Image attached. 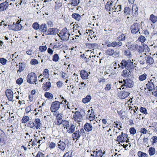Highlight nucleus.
<instances>
[{"label": "nucleus", "instance_id": "obj_62", "mask_svg": "<svg viewBox=\"0 0 157 157\" xmlns=\"http://www.w3.org/2000/svg\"><path fill=\"white\" fill-rule=\"evenodd\" d=\"M38 63V61L36 59H33L31 60V63L32 64H37Z\"/></svg>", "mask_w": 157, "mask_h": 157}, {"label": "nucleus", "instance_id": "obj_31", "mask_svg": "<svg viewBox=\"0 0 157 157\" xmlns=\"http://www.w3.org/2000/svg\"><path fill=\"white\" fill-rule=\"evenodd\" d=\"M155 149L153 147H150L148 150V153L150 155H153L155 153Z\"/></svg>", "mask_w": 157, "mask_h": 157}, {"label": "nucleus", "instance_id": "obj_36", "mask_svg": "<svg viewBox=\"0 0 157 157\" xmlns=\"http://www.w3.org/2000/svg\"><path fill=\"white\" fill-rule=\"evenodd\" d=\"M124 54L128 58H130L132 56L130 51V50L128 49H127L124 51Z\"/></svg>", "mask_w": 157, "mask_h": 157}, {"label": "nucleus", "instance_id": "obj_60", "mask_svg": "<svg viewBox=\"0 0 157 157\" xmlns=\"http://www.w3.org/2000/svg\"><path fill=\"white\" fill-rule=\"evenodd\" d=\"M140 132L143 134H146L147 131L145 128H143L140 129Z\"/></svg>", "mask_w": 157, "mask_h": 157}, {"label": "nucleus", "instance_id": "obj_25", "mask_svg": "<svg viewBox=\"0 0 157 157\" xmlns=\"http://www.w3.org/2000/svg\"><path fill=\"white\" fill-rule=\"evenodd\" d=\"M72 17L77 21H79L81 18V16L78 14L74 13L72 15Z\"/></svg>", "mask_w": 157, "mask_h": 157}, {"label": "nucleus", "instance_id": "obj_24", "mask_svg": "<svg viewBox=\"0 0 157 157\" xmlns=\"http://www.w3.org/2000/svg\"><path fill=\"white\" fill-rule=\"evenodd\" d=\"M130 70L127 69L124 70L123 71L121 75L124 77H128L130 74Z\"/></svg>", "mask_w": 157, "mask_h": 157}, {"label": "nucleus", "instance_id": "obj_18", "mask_svg": "<svg viewBox=\"0 0 157 157\" xmlns=\"http://www.w3.org/2000/svg\"><path fill=\"white\" fill-rule=\"evenodd\" d=\"M80 74L81 78L82 79H87L88 76V74L87 72L84 70H81L80 71Z\"/></svg>", "mask_w": 157, "mask_h": 157}, {"label": "nucleus", "instance_id": "obj_6", "mask_svg": "<svg viewBox=\"0 0 157 157\" xmlns=\"http://www.w3.org/2000/svg\"><path fill=\"white\" fill-rule=\"evenodd\" d=\"M140 25L139 23H134L131 27V29L132 33H136L140 30Z\"/></svg>", "mask_w": 157, "mask_h": 157}, {"label": "nucleus", "instance_id": "obj_39", "mask_svg": "<svg viewBox=\"0 0 157 157\" xmlns=\"http://www.w3.org/2000/svg\"><path fill=\"white\" fill-rule=\"evenodd\" d=\"M126 34H123L119 36L117 38L118 40L124 41L125 39Z\"/></svg>", "mask_w": 157, "mask_h": 157}, {"label": "nucleus", "instance_id": "obj_40", "mask_svg": "<svg viewBox=\"0 0 157 157\" xmlns=\"http://www.w3.org/2000/svg\"><path fill=\"white\" fill-rule=\"evenodd\" d=\"M29 120V117L28 116H24L22 119L21 121L22 123H25L27 122Z\"/></svg>", "mask_w": 157, "mask_h": 157}, {"label": "nucleus", "instance_id": "obj_23", "mask_svg": "<svg viewBox=\"0 0 157 157\" xmlns=\"http://www.w3.org/2000/svg\"><path fill=\"white\" fill-rule=\"evenodd\" d=\"M19 21L17 22L16 25H15V28L13 29L14 31H19L22 28V26L21 25L19 24L18 22Z\"/></svg>", "mask_w": 157, "mask_h": 157}, {"label": "nucleus", "instance_id": "obj_48", "mask_svg": "<svg viewBox=\"0 0 157 157\" xmlns=\"http://www.w3.org/2000/svg\"><path fill=\"white\" fill-rule=\"evenodd\" d=\"M33 28L36 30H38L39 29V25L36 22L34 23L33 25Z\"/></svg>", "mask_w": 157, "mask_h": 157}, {"label": "nucleus", "instance_id": "obj_20", "mask_svg": "<svg viewBox=\"0 0 157 157\" xmlns=\"http://www.w3.org/2000/svg\"><path fill=\"white\" fill-rule=\"evenodd\" d=\"M94 153L95 154V157H102L104 153H102L101 150H96V151H94Z\"/></svg>", "mask_w": 157, "mask_h": 157}, {"label": "nucleus", "instance_id": "obj_15", "mask_svg": "<svg viewBox=\"0 0 157 157\" xmlns=\"http://www.w3.org/2000/svg\"><path fill=\"white\" fill-rule=\"evenodd\" d=\"M72 137L74 139L78 140L79 138L81 136V134L80 133L79 130H77L72 133Z\"/></svg>", "mask_w": 157, "mask_h": 157}, {"label": "nucleus", "instance_id": "obj_33", "mask_svg": "<svg viewBox=\"0 0 157 157\" xmlns=\"http://www.w3.org/2000/svg\"><path fill=\"white\" fill-rule=\"evenodd\" d=\"M137 155L139 157H148L146 153L140 151L138 152Z\"/></svg>", "mask_w": 157, "mask_h": 157}, {"label": "nucleus", "instance_id": "obj_59", "mask_svg": "<svg viewBox=\"0 0 157 157\" xmlns=\"http://www.w3.org/2000/svg\"><path fill=\"white\" fill-rule=\"evenodd\" d=\"M44 75H45L46 77H48L49 73L48 70L47 69H45L44 70Z\"/></svg>", "mask_w": 157, "mask_h": 157}, {"label": "nucleus", "instance_id": "obj_52", "mask_svg": "<svg viewBox=\"0 0 157 157\" xmlns=\"http://www.w3.org/2000/svg\"><path fill=\"white\" fill-rule=\"evenodd\" d=\"M47 49V47L46 46H40L39 47V49L41 52H43L45 51Z\"/></svg>", "mask_w": 157, "mask_h": 157}, {"label": "nucleus", "instance_id": "obj_35", "mask_svg": "<svg viewBox=\"0 0 157 157\" xmlns=\"http://www.w3.org/2000/svg\"><path fill=\"white\" fill-rule=\"evenodd\" d=\"M44 96L47 98L50 99H52L53 98V95L50 93L46 92L44 94Z\"/></svg>", "mask_w": 157, "mask_h": 157}, {"label": "nucleus", "instance_id": "obj_16", "mask_svg": "<svg viewBox=\"0 0 157 157\" xmlns=\"http://www.w3.org/2000/svg\"><path fill=\"white\" fill-rule=\"evenodd\" d=\"M130 94V93L129 92H124L123 91L120 93L119 96L121 99H124L128 96Z\"/></svg>", "mask_w": 157, "mask_h": 157}, {"label": "nucleus", "instance_id": "obj_56", "mask_svg": "<svg viewBox=\"0 0 157 157\" xmlns=\"http://www.w3.org/2000/svg\"><path fill=\"white\" fill-rule=\"evenodd\" d=\"M138 39L140 41L143 43L146 40L145 37L143 36H140L139 37Z\"/></svg>", "mask_w": 157, "mask_h": 157}, {"label": "nucleus", "instance_id": "obj_57", "mask_svg": "<svg viewBox=\"0 0 157 157\" xmlns=\"http://www.w3.org/2000/svg\"><path fill=\"white\" fill-rule=\"evenodd\" d=\"M35 157H44V155L43 153L39 151Z\"/></svg>", "mask_w": 157, "mask_h": 157}, {"label": "nucleus", "instance_id": "obj_37", "mask_svg": "<svg viewBox=\"0 0 157 157\" xmlns=\"http://www.w3.org/2000/svg\"><path fill=\"white\" fill-rule=\"evenodd\" d=\"M157 16H155L153 14L150 15V19L153 23H155L157 21Z\"/></svg>", "mask_w": 157, "mask_h": 157}, {"label": "nucleus", "instance_id": "obj_26", "mask_svg": "<svg viewBox=\"0 0 157 157\" xmlns=\"http://www.w3.org/2000/svg\"><path fill=\"white\" fill-rule=\"evenodd\" d=\"M107 46L108 47H116L117 44V42L116 41H113L111 43L110 42H109L107 43Z\"/></svg>", "mask_w": 157, "mask_h": 157}, {"label": "nucleus", "instance_id": "obj_5", "mask_svg": "<svg viewBox=\"0 0 157 157\" xmlns=\"http://www.w3.org/2000/svg\"><path fill=\"white\" fill-rule=\"evenodd\" d=\"M128 140L129 139L127 138V135L126 134H124L122 132L121 135L117 137L116 141L118 142L119 144H120V142L123 143L126 142L127 143Z\"/></svg>", "mask_w": 157, "mask_h": 157}, {"label": "nucleus", "instance_id": "obj_3", "mask_svg": "<svg viewBox=\"0 0 157 157\" xmlns=\"http://www.w3.org/2000/svg\"><path fill=\"white\" fill-rule=\"evenodd\" d=\"M62 103V102H60L58 101H55L52 102L50 107L51 112L57 111L60 108V105Z\"/></svg>", "mask_w": 157, "mask_h": 157}, {"label": "nucleus", "instance_id": "obj_4", "mask_svg": "<svg viewBox=\"0 0 157 157\" xmlns=\"http://www.w3.org/2000/svg\"><path fill=\"white\" fill-rule=\"evenodd\" d=\"M106 55L109 56H112L114 57H117L119 56L120 52L118 49H116L114 51L112 49H109L105 52Z\"/></svg>", "mask_w": 157, "mask_h": 157}, {"label": "nucleus", "instance_id": "obj_10", "mask_svg": "<svg viewBox=\"0 0 157 157\" xmlns=\"http://www.w3.org/2000/svg\"><path fill=\"white\" fill-rule=\"evenodd\" d=\"M6 97L10 101H13V93L10 89H8L6 91Z\"/></svg>", "mask_w": 157, "mask_h": 157}, {"label": "nucleus", "instance_id": "obj_32", "mask_svg": "<svg viewBox=\"0 0 157 157\" xmlns=\"http://www.w3.org/2000/svg\"><path fill=\"white\" fill-rule=\"evenodd\" d=\"M87 113L86 114V117H87L89 119L90 121H91L92 120H93L95 117V116L94 115V112L91 113Z\"/></svg>", "mask_w": 157, "mask_h": 157}, {"label": "nucleus", "instance_id": "obj_29", "mask_svg": "<svg viewBox=\"0 0 157 157\" xmlns=\"http://www.w3.org/2000/svg\"><path fill=\"white\" fill-rule=\"evenodd\" d=\"M126 65V60H123L120 63V64H118V66L119 67H120L122 69H123L124 68H125Z\"/></svg>", "mask_w": 157, "mask_h": 157}, {"label": "nucleus", "instance_id": "obj_53", "mask_svg": "<svg viewBox=\"0 0 157 157\" xmlns=\"http://www.w3.org/2000/svg\"><path fill=\"white\" fill-rule=\"evenodd\" d=\"M56 146V144L53 142H51L49 144V147L51 149L54 148Z\"/></svg>", "mask_w": 157, "mask_h": 157}, {"label": "nucleus", "instance_id": "obj_50", "mask_svg": "<svg viewBox=\"0 0 157 157\" xmlns=\"http://www.w3.org/2000/svg\"><path fill=\"white\" fill-rule=\"evenodd\" d=\"M113 2H110L109 3V11H113V9L115 7V6L113 4Z\"/></svg>", "mask_w": 157, "mask_h": 157}, {"label": "nucleus", "instance_id": "obj_46", "mask_svg": "<svg viewBox=\"0 0 157 157\" xmlns=\"http://www.w3.org/2000/svg\"><path fill=\"white\" fill-rule=\"evenodd\" d=\"M72 152L71 151H69L64 154L63 157H71Z\"/></svg>", "mask_w": 157, "mask_h": 157}, {"label": "nucleus", "instance_id": "obj_7", "mask_svg": "<svg viewBox=\"0 0 157 157\" xmlns=\"http://www.w3.org/2000/svg\"><path fill=\"white\" fill-rule=\"evenodd\" d=\"M73 118L75 122H81L82 120V116L80 112L77 111L75 112V115H73Z\"/></svg>", "mask_w": 157, "mask_h": 157}, {"label": "nucleus", "instance_id": "obj_64", "mask_svg": "<svg viewBox=\"0 0 157 157\" xmlns=\"http://www.w3.org/2000/svg\"><path fill=\"white\" fill-rule=\"evenodd\" d=\"M111 86L110 84H108L106 85V86L105 88V90H109L111 89Z\"/></svg>", "mask_w": 157, "mask_h": 157}, {"label": "nucleus", "instance_id": "obj_43", "mask_svg": "<svg viewBox=\"0 0 157 157\" xmlns=\"http://www.w3.org/2000/svg\"><path fill=\"white\" fill-rule=\"evenodd\" d=\"M138 11V8L136 5H133L132 6V10L131 11L133 12V13L136 14L137 13Z\"/></svg>", "mask_w": 157, "mask_h": 157}, {"label": "nucleus", "instance_id": "obj_34", "mask_svg": "<svg viewBox=\"0 0 157 157\" xmlns=\"http://www.w3.org/2000/svg\"><path fill=\"white\" fill-rule=\"evenodd\" d=\"M40 30L43 32H46L47 31V26L45 24H43L40 25Z\"/></svg>", "mask_w": 157, "mask_h": 157}, {"label": "nucleus", "instance_id": "obj_55", "mask_svg": "<svg viewBox=\"0 0 157 157\" xmlns=\"http://www.w3.org/2000/svg\"><path fill=\"white\" fill-rule=\"evenodd\" d=\"M129 131L131 134L133 135L135 134L136 132V129L133 127L131 128H130Z\"/></svg>", "mask_w": 157, "mask_h": 157}, {"label": "nucleus", "instance_id": "obj_19", "mask_svg": "<svg viewBox=\"0 0 157 157\" xmlns=\"http://www.w3.org/2000/svg\"><path fill=\"white\" fill-rule=\"evenodd\" d=\"M35 125V127L36 129H40V127L41 125L40 121L38 118L36 119L33 122Z\"/></svg>", "mask_w": 157, "mask_h": 157}, {"label": "nucleus", "instance_id": "obj_61", "mask_svg": "<svg viewBox=\"0 0 157 157\" xmlns=\"http://www.w3.org/2000/svg\"><path fill=\"white\" fill-rule=\"evenodd\" d=\"M23 80L22 78H20L17 79V83L18 84H21L23 82Z\"/></svg>", "mask_w": 157, "mask_h": 157}, {"label": "nucleus", "instance_id": "obj_41", "mask_svg": "<svg viewBox=\"0 0 157 157\" xmlns=\"http://www.w3.org/2000/svg\"><path fill=\"white\" fill-rule=\"evenodd\" d=\"M113 9V12H119L121 10V7L120 5L115 6V7Z\"/></svg>", "mask_w": 157, "mask_h": 157}, {"label": "nucleus", "instance_id": "obj_21", "mask_svg": "<svg viewBox=\"0 0 157 157\" xmlns=\"http://www.w3.org/2000/svg\"><path fill=\"white\" fill-rule=\"evenodd\" d=\"M51 86V83L49 82H46L43 86V89L45 91L48 90Z\"/></svg>", "mask_w": 157, "mask_h": 157}, {"label": "nucleus", "instance_id": "obj_28", "mask_svg": "<svg viewBox=\"0 0 157 157\" xmlns=\"http://www.w3.org/2000/svg\"><path fill=\"white\" fill-rule=\"evenodd\" d=\"M91 99V96L90 95H87L85 98L82 99V101L84 103H86L89 102Z\"/></svg>", "mask_w": 157, "mask_h": 157}, {"label": "nucleus", "instance_id": "obj_22", "mask_svg": "<svg viewBox=\"0 0 157 157\" xmlns=\"http://www.w3.org/2000/svg\"><path fill=\"white\" fill-rule=\"evenodd\" d=\"M146 85L147 86V89L149 91H151L154 89V86L153 83L151 82L148 81Z\"/></svg>", "mask_w": 157, "mask_h": 157}, {"label": "nucleus", "instance_id": "obj_27", "mask_svg": "<svg viewBox=\"0 0 157 157\" xmlns=\"http://www.w3.org/2000/svg\"><path fill=\"white\" fill-rule=\"evenodd\" d=\"M6 136L3 132L0 129V142H2L5 139Z\"/></svg>", "mask_w": 157, "mask_h": 157}, {"label": "nucleus", "instance_id": "obj_13", "mask_svg": "<svg viewBox=\"0 0 157 157\" xmlns=\"http://www.w3.org/2000/svg\"><path fill=\"white\" fill-rule=\"evenodd\" d=\"M66 147V144L60 140L57 143V147L62 151H64Z\"/></svg>", "mask_w": 157, "mask_h": 157}, {"label": "nucleus", "instance_id": "obj_54", "mask_svg": "<svg viewBox=\"0 0 157 157\" xmlns=\"http://www.w3.org/2000/svg\"><path fill=\"white\" fill-rule=\"evenodd\" d=\"M79 3V0H72L71 5L75 6L77 5Z\"/></svg>", "mask_w": 157, "mask_h": 157}, {"label": "nucleus", "instance_id": "obj_42", "mask_svg": "<svg viewBox=\"0 0 157 157\" xmlns=\"http://www.w3.org/2000/svg\"><path fill=\"white\" fill-rule=\"evenodd\" d=\"M131 9L128 7H125L124 9V13L126 14H130Z\"/></svg>", "mask_w": 157, "mask_h": 157}, {"label": "nucleus", "instance_id": "obj_30", "mask_svg": "<svg viewBox=\"0 0 157 157\" xmlns=\"http://www.w3.org/2000/svg\"><path fill=\"white\" fill-rule=\"evenodd\" d=\"M146 61L147 63H148L149 64H152L154 63V59L151 57L148 56H146Z\"/></svg>", "mask_w": 157, "mask_h": 157}, {"label": "nucleus", "instance_id": "obj_9", "mask_svg": "<svg viewBox=\"0 0 157 157\" xmlns=\"http://www.w3.org/2000/svg\"><path fill=\"white\" fill-rule=\"evenodd\" d=\"M124 83L122 85L121 87L123 86L128 87L129 88L132 87L133 86V82L132 80L130 79H127L126 80H123Z\"/></svg>", "mask_w": 157, "mask_h": 157}, {"label": "nucleus", "instance_id": "obj_49", "mask_svg": "<svg viewBox=\"0 0 157 157\" xmlns=\"http://www.w3.org/2000/svg\"><path fill=\"white\" fill-rule=\"evenodd\" d=\"M19 68L17 72L19 71L20 72H21L22 71L24 68L25 67L24 65L22 63H19Z\"/></svg>", "mask_w": 157, "mask_h": 157}, {"label": "nucleus", "instance_id": "obj_8", "mask_svg": "<svg viewBox=\"0 0 157 157\" xmlns=\"http://www.w3.org/2000/svg\"><path fill=\"white\" fill-rule=\"evenodd\" d=\"M136 64H134L133 62L130 59H128L126 60V68L127 69L131 70L136 67Z\"/></svg>", "mask_w": 157, "mask_h": 157}, {"label": "nucleus", "instance_id": "obj_1", "mask_svg": "<svg viewBox=\"0 0 157 157\" xmlns=\"http://www.w3.org/2000/svg\"><path fill=\"white\" fill-rule=\"evenodd\" d=\"M70 34L66 28L63 29L62 31L58 34L60 39L63 41H67L69 39Z\"/></svg>", "mask_w": 157, "mask_h": 157}, {"label": "nucleus", "instance_id": "obj_47", "mask_svg": "<svg viewBox=\"0 0 157 157\" xmlns=\"http://www.w3.org/2000/svg\"><path fill=\"white\" fill-rule=\"evenodd\" d=\"M140 111L142 113H143L145 114H147V112L146 109L144 107H141L140 108Z\"/></svg>", "mask_w": 157, "mask_h": 157}, {"label": "nucleus", "instance_id": "obj_14", "mask_svg": "<svg viewBox=\"0 0 157 157\" xmlns=\"http://www.w3.org/2000/svg\"><path fill=\"white\" fill-rule=\"evenodd\" d=\"M84 128L86 131L90 132L92 130L93 128L90 124L86 123L84 124Z\"/></svg>", "mask_w": 157, "mask_h": 157}, {"label": "nucleus", "instance_id": "obj_58", "mask_svg": "<svg viewBox=\"0 0 157 157\" xmlns=\"http://www.w3.org/2000/svg\"><path fill=\"white\" fill-rule=\"evenodd\" d=\"M56 119L57 120H62V116L60 113H59L56 117Z\"/></svg>", "mask_w": 157, "mask_h": 157}, {"label": "nucleus", "instance_id": "obj_44", "mask_svg": "<svg viewBox=\"0 0 157 157\" xmlns=\"http://www.w3.org/2000/svg\"><path fill=\"white\" fill-rule=\"evenodd\" d=\"M70 124L69 121H64L63 122V127L64 128H66L67 129V128L68 127Z\"/></svg>", "mask_w": 157, "mask_h": 157}, {"label": "nucleus", "instance_id": "obj_51", "mask_svg": "<svg viewBox=\"0 0 157 157\" xmlns=\"http://www.w3.org/2000/svg\"><path fill=\"white\" fill-rule=\"evenodd\" d=\"M7 61L6 59L4 58H2L0 59V63L2 65H5L6 64Z\"/></svg>", "mask_w": 157, "mask_h": 157}, {"label": "nucleus", "instance_id": "obj_17", "mask_svg": "<svg viewBox=\"0 0 157 157\" xmlns=\"http://www.w3.org/2000/svg\"><path fill=\"white\" fill-rule=\"evenodd\" d=\"M8 5V2H7L6 1V2L1 3L0 4V11H2L5 10L7 8Z\"/></svg>", "mask_w": 157, "mask_h": 157}, {"label": "nucleus", "instance_id": "obj_12", "mask_svg": "<svg viewBox=\"0 0 157 157\" xmlns=\"http://www.w3.org/2000/svg\"><path fill=\"white\" fill-rule=\"evenodd\" d=\"M75 126L73 124H70L68 127L67 128V132L69 134H71L75 132Z\"/></svg>", "mask_w": 157, "mask_h": 157}, {"label": "nucleus", "instance_id": "obj_63", "mask_svg": "<svg viewBox=\"0 0 157 157\" xmlns=\"http://www.w3.org/2000/svg\"><path fill=\"white\" fill-rule=\"evenodd\" d=\"M128 87H124L122 88L123 89H124L123 90V91L124 92H129V93L130 92V90L129 89H128Z\"/></svg>", "mask_w": 157, "mask_h": 157}, {"label": "nucleus", "instance_id": "obj_2", "mask_svg": "<svg viewBox=\"0 0 157 157\" xmlns=\"http://www.w3.org/2000/svg\"><path fill=\"white\" fill-rule=\"evenodd\" d=\"M37 80V76L34 72H31L29 74L27 78V82L30 84H33Z\"/></svg>", "mask_w": 157, "mask_h": 157}, {"label": "nucleus", "instance_id": "obj_38", "mask_svg": "<svg viewBox=\"0 0 157 157\" xmlns=\"http://www.w3.org/2000/svg\"><path fill=\"white\" fill-rule=\"evenodd\" d=\"M147 75L146 74H144L140 75L139 77V80L140 81H143L146 79L147 78Z\"/></svg>", "mask_w": 157, "mask_h": 157}, {"label": "nucleus", "instance_id": "obj_11", "mask_svg": "<svg viewBox=\"0 0 157 157\" xmlns=\"http://www.w3.org/2000/svg\"><path fill=\"white\" fill-rule=\"evenodd\" d=\"M58 32L59 29L56 28H49L48 29L47 31V34L55 35L56 34H57Z\"/></svg>", "mask_w": 157, "mask_h": 157}, {"label": "nucleus", "instance_id": "obj_45", "mask_svg": "<svg viewBox=\"0 0 157 157\" xmlns=\"http://www.w3.org/2000/svg\"><path fill=\"white\" fill-rule=\"evenodd\" d=\"M59 59L58 54H56L53 56L52 60L55 62L57 61Z\"/></svg>", "mask_w": 157, "mask_h": 157}]
</instances>
